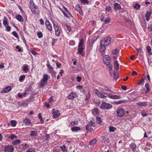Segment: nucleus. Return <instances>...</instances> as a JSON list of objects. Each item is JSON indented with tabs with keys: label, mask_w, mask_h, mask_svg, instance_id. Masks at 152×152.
I'll return each mask as SVG.
<instances>
[{
	"label": "nucleus",
	"mask_w": 152,
	"mask_h": 152,
	"mask_svg": "<svg viewBox=\"0 0 152 152\" xmlns=\"http://www.w3.org/2000/svg\"><path fill=\"white\" fill-rule=\"evenodd\" d=\"M126 102L127 100H120L115 102V103L116 104H119L122 103Z\"/></svg>",
	"instance_id": "obj_39"
},
{
	"label": "nucleus",
	"mask_w": 152,
	"mask_h": 152,
	"mask_svg": "<svg viewBox=\"0 0 152 152\" xmlns=\"http://www.w3.org/2000/svg\"><path fill=\"white\" fill-rule=\"evenodd\" d=\"M21 142V141L19 140H16L13 141L12 142V145H15L17 144H20Z\"/></svg>",
	"instance_id": "obj_31"
},
{
	"label": "nucleus",
	"mask_w": 152,
	"mask_h": 152,
	"mask_svg": "<svg viewBox=\"0 0 152 152\" xmlns=\"http://www.w3.org/2000/svg\"><path fill=\"white\" fill-rule=\"evenodd\" d=\"M61 11L64 15V16L65 17L68 18V16L67 15V14L65 12V11L62 10H61Z\"/></svg>",
	"instance_id": "obj_53"
},
{
	"label": "nucleus",
	"mask_w": 152,
	"mask_h": 152,
	"mask_svg": "<svg viewBox=\"0 0 152 152\" xmlns=\"http://www.w3.org/2000/svg\"><path fill=\"white\" fill-rule=\"evenodd\" d=\"M72 131L73 132H77L80 129V128L79 127H74L71 128Z\"/></svg>",
	"instance_id": "obj_18"
},
{
	"label": "nucleus",
	"mask_w": 152,
	"mask_h": 152,
	"mask_svg": "<svg viewBox=\"0 0 152 152\" xmlns=\"http://www.w3.org/2000/svg\"><path fill=\"white\" fill-rule=\"evenodd\" d=\"M16 122L15 121L12 120L11 121V122H10L11 126H15L16 125Z\"/></svg>",
	"instance_id": "obj_42"
},
{
	"label": "nucleus",
	"mask_w": 152,
	"mask_h": 152,
	"mask_svg": "<svg viewBox=\"0 0 152 152\" xmlns=\"http://www.w3.org/2000/svg\"><path fill=\"white\" fill-rule=\"evenodd\" d=\"M45 23L46 27L48 30L50 31H51L52 30V26L49 21L48 20H46Z\"/></svg>",
	"instance_id": "obj_10"
},
{
	"label": "nucleus",
	"mask_w": 152,
	"mask_h": 152,
	"mask_svg": "<svg viewBox=\"0 0 152 152\" xmlns=\"http://www.w3.org/2000/svg\"><path fill=\"white\" fill-rule=\"evenodd\" d=\"M115 129H116V128L115 127H113V126H110L109 127V131L110 132H114Z\"/></svg>",
	"instance_id": "obj_37"
},
{
	"label": "nucleus",
	"mask_w": 152,
	"mask_h": 152,
	"mask_svg": "<svg viewBox=\"0 0 152 152\" xmlns=\"http://www.w3.org/2000/svg\"><path fill=\"white\" fill-rule=\"evenodd\" d=\"M54 97L53 96H52L49 99V102H51L52 101H54Z\"/></svg>",
	"instance_id": "obj_63"
},
{
	"label": "nucleus",
	"mask_w": 152,
	"mask_h": 152,
	"mask_svg": "<svg viewBox=\"0 0 152 152\" xmlns=\"http://www.w3.org/2000/svg\"><path fill=\"white\" fill-rule=\"evenodd\" d=\"M94 92L99 97L102 99H104L107 98V96L104 95H107L108 98L114 99H118L121 98V97L120 96L116 95H113L109 93H105L103 94L100 92L97 89H95V90Z\"/></svg>",
	"instance_id": "obj_1"
},
{
	"label": "nucleus",
	"mask_w": 152,
	"mask_h": 152,
	"mask_svg": "<svg viewBox=\"0 0 152 152\" xmlns=\"http://www.w3.org/2000/svg\"><path fill=\"white\" fill-rule=\"evenodd\" d=\"M147 50L149 54L151 55L152 54V51H151V49L150 47L149 46H147Z\"/></svg>",
	"instance_id": "obj_34"
},
{
	"label": "nucleus",
	"mask_w": 152,
	"mask_h": 152,
	"mask_svg": "<svg viewBox=\"0 0 152 152\" xmlns=\"http://www.w3.org/2000/svg\"><path fill=\"white\" fill-rule=\"evenodd\" d=\"M29 70V69L28 65L24 66L23 69V71L25 73H26Z\"/></svg>",
	"instance_id": "obj_28"
},
{
	"label": "nucleus",
	"mask_w": 152,
	"mask_h": 152,
	"mask_svg": "<svg viewBox=\"0 0 152 152\" xmlns=\"http://www.w3.org/2000/svg\"><path fill=\"white\" fill-rule=\"evenodd\" d=\"M110 42V39L108 37H105L104 39L102 40L100 43L102 45H104L106 46L108 45Z\"/></svg>",
	"instance_id": "obj_7"
},
{
	"label": "nucleus",
	"mask_w": 152,
	"mask_h": 152,
	"mask_svg": "<svg viewBox=\"0 0 152 152\" xmlns=\"http://www.w3.org/2000/svg\"><path fill=\"white\" fill-rule=\"evenodd\" d=\"M29 8L33 13L35 14H39V8L34 4L33 1H30Z\"/></svg>",
	"instance_id": "obj_2"
},
{
	"label": "nucleus",
	"mask_w": 152,
	"mask_h": 152,
	"mask_svg": "<svg viewBox=\"0 0 152 152\" xmlns=\"http://www.w3.org/2000/svg\"><path fill=\"white\" fill-rule=\"evenodd\" d=\"M100 108L102 109H109L112 107V105L109 104L104 102L102 103L100 106Z\"/></svg>",
	"instance_id": "obj_4"
},
{
	"label": "nucleus",
	"mask_w": 152,
	"mask_h": 152,
	"mask_svg": "<svg viewBox=\"0 0 152 152\" xmlns=\"http://www.w3.org/2000/svg\"><path fill=\"white\" fill-rule=\"evenodd\" d=\"M114 7L115 9L116 10H119L121 8V5L117 3L114 4Z\"/></svg>",
	"instance_id": "obj_22"
},
{
	"label": "nucleus",
	"mask_w": 152,
	"mask_h": 152,
	"mask_svg": "<svg viewBox=\"0 0 152 152\" xmlns=\"http://www.w3.org/2000/svg\"><path fill=\"white\" fill-rule=\"evenodd\" d=\"M30 51L34 55H36L37 54V53L35 52L31 48L30 49Z\"/></svg>",
	"instance_id": "obj_51"
},
{
	"label": "nucleus",
	"mask_w": 152,
	"mask_h": 152,
	"mask_svg": "<svg viewBox=\"0 0 152 152\" xmlns=\"http://www.w3.org/2000/svg\"><path fill=\"white\" fill-rule=\"evenodd\" d=\"M16 48L17 49L19 52H21L22 50L21 48H20L18 45H17L16 46Z\"/></svg>",
	"instance_id": "obj_60"
},
{
	"label": "nucleus",
	"mask_w": 152,
	"mask_h": 152,
	"mask_svg": "<svg viewBox=\"0 0 152 152\" xmlns=\"http://www.w3.org/2000/svg\"><path fill=\"white\" fill-rule=\"evenodd\" d=\"M106 9L107 11H109L111 10V7L109 6H107L106 7Z\"/></svg>",
	"instance_id": "obj_58"
},
{
	"label": "nucleus",
	"mask_w": 152,
	"mask_h": 152,
	"mask_svg": "<svg viewBox=\"0 0 152 152\" xmlns=\"http://www.w3.org/2000/svg\"><path fill=\"white\" fill-rule=\"evenodd\" d=\"M78 124V122L77 121H72L71 122V124L72 126H74Z\"/></svg>",
	"instance_id": "obj_49"
},
{
	"label": "nucleus",
	"mask_w": 152,
	"mask_h": 152,
	"mask_svg": "<svg viewBox=\"0 0 152 152\" xmlns=\"http://www.w3.org/2000/svg\"><path fill=\"white\" fill-rule=\"evenodd\" d=\"M47 82L41 80V81L39 83V85L40 87H43L45 86Z\"/></svg>",
	"instance_id": "obj_21"
},
{
	"label": "nucleus",
	"mask_w": 152,
	"mask_h": 152,
	"mask_svg": "<svg viewBox=\"0 0 152 152\" xmlns=\"http://www.w3.org/2000/svg\"><path fill=\"white\" fill-rule=\"evenodd\" d=\"M77 95L75 93L72 92L68 96V99H69L72 100L75 98L77 97Z\"/></svg>",
	"instance_id": "obj_12"
},
{
	"label": "nucleus",
	"mask_w": 152,
	"mask_h": 152,
	"mask_svg": "<svg viewBox=\"0 0 152 152\" xmlns=\"http://www.w3.org/2000/svg\"><path fill=\"white\" fill-rule=\"evenodd\" d=\"M136 50L140 55H141L142 53V51L141 48H140L139 49H136Z\"/></svg>",
	"instance_id": "obj_48"
},
{
	"label": "nucleus",
	"mask_w": 152,
	"mask_h": 152,
	"mask_svg": "<svg viewBox=\"0 0 152 152\" xmlns=\"http://www.w3.org/2000/svg\"><path fill=\"white\" fill-rule=\"evenodd\" d=\"M37 132L36 131H31L30 134V136H37Z\"/></svg>",
	"instance_id": "obj_29"
},
{
	"label": "nucleus",
	"mask_w": 152,
	"mask_h": 152,
	"mask_svg": "<svg viewBox=\"0 0 152 152\" xmlns=\"http://www.w3.org/2000/svg\"><path fill=\"white\" fill-rule=\"evenodd\" d=\"M16 19L19 21L21 22H23V17L21 15H17L16 16Z\"/></svg>",
	"instance_id": "obj_20"
},
{
	"label": "nucleus",
	"mask_w": 152,
	"mask_h": 152,
	"mask_svg": "<svg viewBox=\"0 0 152 152\" xmlns=\"http://www.w3.org/2000/svg\"><path fill=\"white\" fill-rule=\"evenodd\" d=\"M61 149L63 151H66L65 146L64 145H63L61 147Z\"/></svg>",
	"instance_id": "obj_54"
},
{
	"label": "nucleus",
	"mask_w": 152,
	"mask_h": 152,
	"mask_svg": "<svg viewBox=\"0 0 152 152\" xmlns=\"http://www.w3.org/2000/svg\"><path fill=\"white\" fill-rule=\"evenodd\" d=\"M145 86L146 88L147 91L145 92V94L148 92L150 91L149 86V84L148 83H146L145 84Z\"/></svg>",
	"instance_id": "obj_32"
},
{
	"label": "nucleus",
	"mask_w": 152,
	"mask_h": 152,
	"mask_svg": "<svg viewBox=\"0 0 152 152\" xmlns=\"http://www.w3.org/2000/svg\"><path fill=\"white\" fill-rule=\"evenodd\" d=\"M54 28L55 30V34L56 36L58 37L60 33V29L59 28V26L58 25L55 24L53 23Z\"/></svg>",
	"instance_id": "obj_5"
},
{
	"label": "nucleus",
	"mask_w": 152,
	"mask_h": 152,
	"mask_svg": "<svg viewBox=\"0 0 152 152\" xmlns=\"http://www.w3.org/2000/svg\"><path fill=\"white\" fill-rule=\"evenodd\" d=\"M84 49L83 47H78L77 49L78 52L77 54L79 53L82 56H83L84 55V53H83Z\"/></svg>",
	"instance_id": "obj_13"
},
{
	"label": "nucleus",
	"mask_w": 152,
	"mask_h": 152,
	"mask_svg": "<svg viewBox=\"0 0 152 152\" xmlns=\"http://www.w3.org/2000/svg\"><path fill=\"white\" fill-rule=\"evenodd\" d=\"M114 68L115 69L118 70L119 69V66L117 60H115L114 64Z\"/></svg>",
	"instance_id": "obj_19"
},
{
	"label": "nucleus",
	"mask_w": 152,
	"mask_h": 152,
	"mask_svg": "<svg viewBox=\"0 0 152 152\" xmlns=\"http://www.w3.org/2000/svg\"><path fill=\"white\" fill-rule=\"evenodd\" d=\"M151 14V12L150 11H147L146 13L145 17L146 20L148 21L150 19V16Z\"/></svg>",
	"instance_id": "obj_17"
},
{
	"label": "nucleus",
	"mask_w": 152,
	"mask_h": 152,
	"mask_svg": "<svg viewBox=\"0 0 152 152\" xmlns=\"http://www.w3.org/2000/svg\"><path fill=\"white\" fill-rule=\"evenodd\" d=\"M118 52V50L117 49H115L112 51V53L113 54L116 55L117 54Z\"/></svg>",
	"instance_id": "obj_38"
},
{
	"label": "nucleus",
	"mask_w": 152,
	"mask_h": 152,
	"mask_svg": "<svg viewBox=\"0 0 152 152\" xmlns=\"http://www.w3.org/2000/svg\"><path fill=\"white\" fill-rule=\"evenodd\" d=\"M76 79H77V81L78 82L81 81V80L82 79V78L79 76H77L76 77Z\"/></svg>",
	"instance_id": "obj_61"
},
{
	"label": "nucleus",
	"mask_w": 152,
	"mask_h": 152,
	"mask_svg": "<svg viewBox=\"0 0 152 152\" xmlns=\"http://www.w3.org/2000/svg\"><path fill=\"white\" fill-rule=\"evenodd\" d=\"M136 104L140 106H145L147 104L145 102H139L136 103Z\"/></svg>",
	"instance_id": "obj_25"
},
{
	"label": "nucleus",
	"mask_w": 152,
	"mask_h": 152,
	"mask_svg": "<svg viewBox=\"0 0 152 152\" xmlns=\"http://www.w3.org/2000/svg\"><path fill=\"white\" fill-rule=\"evenodd\" d=\"M91 126L95 127L96 126V124L95 123H93L92 121H91L88 124Z\"/></svg>",
	"instance_id": "obj_45"
},
{
	"label": "nucleus",
	"mask_w": 152,
	"mask_h": 152,
	"mask_svg": "<svg viewBox=\"0 0 152 152\" xmlns=\"http://www.w3.org/2000/svg\"><path fill=\"white\" fill-rule=\"evenodd\" d=\"M35 150L34 148H29L27 151L26 152H35Z\"/></svg>",
	"instance_id": "obj_47"
},
{
	"label": "nucleus",
	"mask_w": 152,
	"mask_h": 152,
	"mask_svg": "<svg viewBox=\"0 0 152 152\" xmlns=\"http://www.w3.org/2000/svg\"><path fill=\"white\" fill-rule=\"evenodd\" d=\"M141 115L143 117H145L148 115L147 113L145 111H142L141 113Z\"/></svg>",
	"instance_id": "obj_41"
},
{
	"label": "nucleus",
	"mask_w": 152,
	"mask_h": 152,
	"mask_svg": "<svg viewBox=\"0 0 152 152\" xmlns=\"http://www.w3.org/2000/svg\"><path fill=\"white\" fill-rule=\"evenodd\" d=\"M48 79V75L47 74H45L43 75V77L42 80L47 82Z\"/></svg>",
	"instance_id": "obj_26"
},
{
	"label": "nucleus",
	"mask_w": 152,
	"mask_h": 152,
	"mask_svg": "<svg viewBox=\"0 0 152 152\" xmlns=\"http://www.w3.org/2000/svg\"><path fill=\"white\" fill-rule=\"evenodd\" d=\"M63 8L64 9V10H65V11H66V12L68 13V14L69 15H70L71 14L68 10L67 9V8L66 7L64 6L63 7Z\"/></svg>",
	"instance_id": "obj_50"
},
{
	"label": "nucleus",
	"mask_w": 152,
	"mask_h": 152,
	"mask_svg": "<svg viewBox=\"0 0 152 152\" xmlns=\"http://www.w3.org/2000/svg\"><path fill=\"white\" fill-rule=\"evenodd\" d=\"M18 137L17 136L14 134H12L9 137V138L11 140H13L14 138H17Z\"/></svg>",
	"instance_id": "obj_40"
},
{
	"label": "nucleus",
	"mask_w": 152,
	"mask_h": 152,
	"mask_svg": "<svg viewBox=\"0 0 152 152\" xmlns=\"http://www.w3.org/2000/svg\"><path fill=\"white\" fill-rule=\"evenodd\" d=\"M110 20V19L109 17L107 18L104 20V23L105 24L108 23Z\"/></svg>",
	"instance_id": "obj_43"
},
{
	"label": "nucleus",
	"mask_w": 152,
	"mask_h": 152,
	"mask_svg": "<svg viewBox=\"0 0 152 152\" xmlns=\"http://www.w3.org/2000/svg\"><path fill=\"white\" fill-rule=\"evenodd\" d=\"M94 111L96 114H98L99 113V109L97 108H95L94 109Z\"/></svg>",
	"instance_id": "obj_52"
},
{
	"label": "nucleus",
	"mask_w": 152,
	"mask_h": 152,
	"mask_svg": "<svg viewBox=\"0 0 152 152\" xmlns=\"http://www.w3.org/2000/svg\"><path fill=\"white\" fill-rule=\"evenodd\" d=\"M6 30L7 31H10L11 27L10 26H6Z\"/></svg>",
	"instance_id": "obj_57"
},
{
	"label": "nucleus",
	"mask_w": 152,
	"mask_h": 152,
	"mask_svg": "<svg viewBox=\"0 0 152 152\" xmlns=\"http://www.w3.org/2000/svg\"><path fill=\"white\" fill-rule=\"evenodd\" d=\"M37 35L39 38H41L43 36V34L42 32L40 31L38 32L37 33Z\"/></svg>",
	"instance_id": "obj_44"
},
{
	"label": "nucleus",
	"mask_w": 152,
	"mask_h": 152,
	"mask_svg": "<svg viewBox=\"0 0 152 152\" xmlns=\"http://www.w3.org/2000/svg\"><path fill=\"white\" fill-rule=\"evenodd\" d=\"M86 131L87 132H88L89 131H92L93 130V129L91 127V126L88 124L86 126Z\"/></svg>",
	"instance_id": "obj_30"
},
{
	"label": "nucleus",
	"mask_w": 152,
	"mask_h": 152,
	"mask_svg": "<svg viewBox=\"0 0 152 152\" xmlns=\"http://www.w3.org/2000/svg\"><path fill=\"white\" fill-rule=\"evenodd\" d=\"M104 89L105 91H108L109 92H110L111 91L109 89V88L106 86H105L104 87Z\"/></svg>",
	"instance_id": "obj_59"
},
{
	"label": "nucleus",
	"mask_w": 152,
	"mask_h": 152,
	"mask_svg": "<svg viewBox=\"0 0 152 152\" xmlns=\"http://www.w3.org/2000/svg\"><path fill=\"white\" fill-rule=\"evenodd\" d=\"M12 89L11 87L10 86H8L1 91V94L7 93L9 92Z\"/></svg>",
	"instance_id": "obj_9"
},
{
	"label": "nucleus",
	"mask_w": 152,
	"mask_h": 152,
	"mask_svg": "<svg viewBox=\"0 0 152 152\" xmlns=\"http://www.w3.org/2000/svg\"><path fill=\"white\" fill-rule=\"evenodd\" d=\"M12 34L16 38H18L19 37L18 34L15 31L12 32Z\"/></svg>",
	"instance_id": "obj_46"
},
{
	"label": "nucleus",
	"mask_w": 152,
	"mask_h": 152,
	"mask_svg": "<svg viewBox=\"0 0 152 152\" xmlns=\"http://www.w3.org/2000/svg\"><path fill=\"white\" fill-rule=\"evenodd\" d=\"M76 88L78 89H81L83 88V86L82 85H78L76 86Z\"/></svg>",
	"instance_id": "obj_62"
},
{
	"label": "nucleus",
	"mask_w": 152,
	"mask_h": 152,
	"mask_svg": "<svg viewBox=\"0 0 152 152\" xmlns=\"http://www.w3.org/2000/svg\"><path fill=\"white\" fill-rule=\"evenodd\" d=\"M119 76L118 74V73L115 72V71H114L113 72V79L115 80H117V78H118Z\"/></svg>",
	"instance_id": "obj_27"
},
{
	"label": "nucleus",
	"mask_w": 152,
	"mask_h": 152,
	"mask_svg": "<svg viewBox=\"0 0 152 152\" xmlns=\"http://www.w3.org/2000/svg\"><path fill=\"white\" fill-rule=\"evenodd\" d=\"M4 20L3 22V24L4 25V26L6 27V26H7L8 25V22L7 21V19L6 16H4Z\"/></svg>",
	"instance_id": "obj_23"
},
{
	"label": "nucleus",
	"mask_w": 152,
	"mask_h": 152,
	"mask_svg": "<svg viewBox=\"0 0 152 152\" xmlns=\"http://www.w3.org/2000/svg\"><path fill=\"white\" fill-rule=\"evenodd\" d=\"M83 39H81L79 42L78 47H83Z\"/></svg>",
	"instance_id": "obj_33"
},
{
	"label": "nucleus",
	"mask_w": 152,
	"mask_h": 152,
	"mask_svg": "<svg viewBox=\"0 0 152 152\" xmlns=\"http://www.w3.org/2000/svg\"><path fill=\"white\" fill-rule=\"evenodd\" d=\"M106 45H102L101 43H100V51L101 52H104L106 49L105 46Z\"/></svg>",
	"instance_id": "obj_24"
},
{
	"label": "nucleus",
	"mask_w": 152,
	"mask_h": 152,
	"mask_svg": "<svg viewBox=\"0 0 152 152\" xmlns=\"http://www.w3.org/2000/svg\"><path fill=\"white\" fill-rule=\"evenodd\" d=\"M53 114V116L54 118H57L60 114L59 111L58 110H55L54 109H53L52 111Z\"/></svg>",
	"instance_id": "obj_11"
},
{
	"label": "nucleus",
	"mask_w": 152,
	"mask_h": 152,
	"mask_svg": "<svg viewBox=\"0 0 152 152\" xmlns=\"http://www.w3.org/2000/svg\"><path fill=\"white\" fill-rule=\"evenodd\" d=\"M75 9L76 11L79 13L80 14L82 15L83 14V12L81 9V7L79 5H76L75 6Z\"/></svg>",
	"instance_id": "obj_14"
},
{
	"label": "nucleus",
	"mask_w": 152,
	"mask_h": 152,
	"mask_svg": "<svg viewBox=\"0 0 152 152\" xmlns=\"http://www.w3.org/2000/svg\"><path fill=\"white\" fill-rule=\"evenodd\" d=\"M40 22L41 24L42 25H43L44 24V21L42 19H41L40 20Z\"/></svg>",
	"instance_id": "obj_64"
},
{
	"label": "nucleus",
	"mask_w": 152,
	"mask_h": 152,
	"mask_svg": "<svg viewBox=\"0 0 152 152\" xmlns=\"http://www.w3.org/2000/svg\"><path fill=\"white\" fill-rule=\"evenodd\" d=\"M47 67L52 70H53V67L51 65L49 64H47Z\"/></svg>",
	"instance_id": "obj_55"
},
{
	"label": "nucleus",
	"mask_w": 152,
	"mask_h": 152,
	"mask_svg": "<svg viewBox=\"0 0 152 152\" xmlns=\"http://www.w3.org/2000/svg\"><path fill=\"white\" fill-rule=\"evenodd\" d=\"M117 113L118 116L119 117H122L124 115L125 112L122 108H119L117 110Z\"/></svg>",
	"instance_id": "obj_8"
},
{
	"label": "nucleus",
	"mask_w": 152,
	"mask_h": 152,
	"mask_svg": "<svg viewBox=\"0 0 152 152\" xmlns=\"http://www.w3.org/2000/svg\"><path fill=\"white\" fill-rule=\"evenodd\" d=\"M23 123L27 126L31 125L30 120L27 118H26L24 119Z\"/></svg>",
	"instance_id": "obj_15"
},
{
	"label": "nucleus",
	"mask_w": 152,
	"mask_h": 152,
	"mask_svg": "<svg viewBox=\"0 0 152 152\" xmlns=\"http://www.w3.org/2000/svg\"><path fill=\"white\" fill-rule=\"evenodd\" d=\"M25 77H26V76L24 75H23L20 76L19 78V81L20 82H21V81H23L24 80V79L25 78Z\"/></svg>",
	"instance_id": "obj_36"
},
{
	"label": "nucleus",
	"mask_w": 152,
	"mask_h": 152,
	"mask_svg": "<svg viewBox=\"0 0 152 152\" xmlns=\"http://www.w3.org/2000/svg\"><path fill=\"white\" fill-rule=\"evenodd\" d=\"M103 62L106 65H109L111 62V58L109 55H105L103 57Z\"/></svg>",
	"instance_id": "obj_3"
},
{
	"label": "nucleus",
	"mask_w": 152,
	"mask_h": 152,
	"mask_svg": "<svg viewBox=\"0 0 152 152\" xmlns=\"http://www.w3.org/2000/svg\"><path fill=\"white\" fill-rule=\"evenodd\" d=\"M80 1L84 4H88V0H80Z\"/></svg>",
	"instance_id": "obj_56"
},
{
	"label": "nucleus",
	"mask_w": 152,
	"mask_h": 152,
	"mask_svg": "<svg viewBox=\"0 0 152 152\" xmlns=\"http://www.w3.org/2000/svg\"><path fill=\"white\" fill-rule=\"evenodd\" d=\"M141 6L138 4H136L134 5V8L136 10H138L140 9Z\"/></svg>",
	"instance_id": "obj_35"
},
{
	"label": "nucleus",
	"mask_w": 152,
	"mask_h": 152,
	"mask_svg": "<svg viewBox=\"0 0 152 152\" xmlns=\"http://www.w3.org/2000/svg\"><path fill=\"white\" fill-rule=\"evenodd\" d=\"M14 150V147L11 145L6 146L4 148V151L5 152H13Z\"/></svg>",
	"instance_id": "obj_6"
},
{
	"label": "nucleus",
	"mask_w": 152,
	"mask_h": 152,
	"mask_svg": "<svg viewBox=\"0 0 152 152\" xmlns=\"http://www.w3.org/2000/svg\"><path fill=\"white\" fill-rule=\"evenodd\" d=\"M97 140L96 139H94L93 140L90 141L89 142V145L90 146V147L91 148L93 147V145L96 143Z\"/></svg>",
	"instance_id": "obj_16"
}]
</instances>
